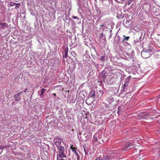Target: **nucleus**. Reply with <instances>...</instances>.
I'll return each mask as SVG.
<instances>
[{"label": "nucleus", "instance_id": "7c9ffc66", "mask_svg": "<svg viewBox=\"0 0 160 160\" xmlns=\"http://www.w3.org/2000/svg\"><path fill=\"white\" fill-rule=\"evenodd\" d=\"M99 92H100L101 93V94L102 95V93H103V92L102 91V90H99Z\"/></svg>", "mask_w": 160, "mask_h": 160}, {"label": "nucleus", "instance_id": "9b49d317", "mask_svg": "<svg viewBox=\"0 0 160 160\" xmlns=\"http://www.w3.org/2000/svg\"><path fill=\"white\" fill-rule=\"evenodd\" d=\"M117 36V38L115 40L114 42L116 43L117 44H118L120 43V41H121V38L119 36L117 35V34L116 37Z\"/></svg>", "mask_w": 160, "mask_h": 160}, {"label": "nucleus", "instance_id": "72a5a7b5", "mask_svg": "<svg viewBox=\"0 0 160 160\" xmlns=\"http://www.w3.org/2000/svg\"><path fill=\"white\" fill-rule=\"evenodd\" d=\"M112 37V34H111V35L109 36V38H111Z\"/></svg>", "mask_w": 160, "mask_h": 160}, {"label": "nucleus", "instance_id": "20e7f679", "mask_svg": "<svg viewBox=\"0 0 160 160\" xmlns=\"http://www.w3.org/2000/svg\"><path fill=\"white\" fill-rule=\"evenodd\" d=\"M134 147V146L132 144L127 143L123 146L122 149L123 150L127 151Z\"/></svg>", "mask_w": 160, "mask_h": 160}, {"label": "nucleus", "instance_id": "ddd939ff", "mask_svg": "<svg viewBox=\"0 0 160 160\" xmlns=\"http://www.w3.org/2000/svg\"><path fill=\"white\" fill-rule=\"evenodd\" d=\"M123 37H124V38L122 40V41L123 42H126L127 41H128L129 40V38H130V37L129 36L125 37V35H123Z\"/></svg>", "mask_w": 160, "mask_h": 160}, {"label": "nucleus", "instance_id": "bb28decb", "mask_svg": "<svg viewBox=\"0 0 160 160\" xmlns=\"http://www.w3.org/2000/svg\"><path fill=\"white\" fill-rule=\"evenodd\" d=\"M24 92H23V91H22L20 92H19V94L21 95Z\"/></svg>", "mask_w": 160, "mask_h": 160}, {"label": "nucleus", "instance_id": "5701e85b", "mask_svg": "<svg viewBox=\"0 0 160 160\" xmlns=\"http://www.w3.org/2000/svg\"><path fill=\"white\" fill-rule=\"evenodd\" d=\"M71 54L73 56V57H75V56L76 55V53L75 51H72L71 52Z\"/></svg>", "mask_w": 160, "mask_h": 160}, {"label": "nucleus", "instance_id": "a878e982", "mask_svg": "<svg viewBox=\"0 0 160 160\" xmlns=\"http://www.w3.org/2000/svg\"><path fill=\"white\" fill-rule=\"evenodd\" d=\"M133 0H129L128 2V5H130L132 2Z\"/></svg>", "mask_w": 160, "mask_h": 160}, {"label": "nucleus", "instance_id": "6ab92c4d", "mask_svg": "<svg viewBox=\"0 0 160 160\" xmlns=\"http://www.w3.org/2000/svg\"><path fill=\"white\" fill-rule=\"evenodd\" d=\"M16 4V3L13 2H10L8 3L9 7H11L15 6V4Z\"/></svg>", "mask_w": 160, "mask_h": 160}, {"label": "nucleus", "instance_id": "f8f14e48", "mask_svg": "<svg viewBox=\"0 0 160 160\" xmlns=\"http://www.w3.org/2000/svg\"><path fill=\"white\" fill-rule=\"evenodd\" d=\"M89 94L92 98L94 97L95 96V91L94 90H91Z\"/></svg>", "mask_w": 160, "mask_h": 160}, {"label": "nucleus", "instance_id": "2eb2a0df", "mask_svg": "<svg viewBox=\"0 0 160 160\" xmlns=\"http://www.w3.org/2000/svg\"><path fill=\"white\" fill-rule=\"evenodd\" d=\"M45 89L43 88L41 89V93L40 95V96L41 97H42L43 96V94L45 92Z\"/></svg>", "mask_w": 160, "mask_h": 160}, {"label": "nucleus", "instance_id": "58836bf2", "mask_svg": "<svg viewBox=\"0 0 160 160\" xmlns=\"http://www.w3.org/2000/svg\"><path fill=\"white\" fill-rule=\"evenodd\" d=\"M112 32V30H110V32L111 33V32Z\"/></svg>", "mask_w": 160, "mask_h": 160}, {"label": "nucleus", "instance_id": "4be33fe9", "mask_svg": "<svg viewBox=\"0 0 160 160\" xmlns=\"http://www.w3.org/2000/svg\"><path fill=\"white\" fill-rule=\"evenodd\" d=\"M116 65H118L120 67L123 66V65L122 64V62H118L117 64H116Z\"/></svg>", "mask_w": 160, "mask_h": 160}, {"label": "nucleus", "instance_id": "f3484780", "mask_svg": "<svg viewBox=\"0 0 160 160\" xmlns=\"http://www.w3.org/2000/svg\"><path fill=\"white\" fill-rule=\"evenodd\" d=\"M68 48H67V49H65V54L63 56V57L66 58L68 56Z\"/></svg>", "mask_w": 160, "mask_h": 160}, {"label": "nucleus", "instance_id": "4468645a", "mask_svg": "<svg viewBox=\"0 0 160 160\" xmlns=\"http://www.w3.org/2000/svg\"><path fill=\"white\" fill-rule=\"evenodd\" d=\"M100 60L102 62H104L105 60V55H103L101 56Z\"/></svg>", "mask_w": 160, "mask_h": 160}, {"label": "nucleus", "instance_id": "f03ea898", "mask_svg": "<svg viewBox=\"0 0 160 160\" xmlns=\"http://www.w3.org/2000/svg\"><path fill=\"white\" fill-rule=\"evenodd\" d=\"M58 150V154H57V157L61 158H66V151L65 150L64 148L62 146H61L57 148Z\"/></svg>", "mask_w": 160, "mask_h": 160}, {"label": "nucleus", "instance_id": "aec40b11", "mask_svg": "<svg viewBox=\"0 0 160 160\" xmlns=\"http://www.w3.org/2000/svg\"><path fill=\"white\" fill-rule=\"evenodd\" d=\"M103 158L104 160H111L110 157L108 156H105Z\"/></svg>", "mask_w": 160, "mask_h": 160}, {"label": "nucleus", "instance_id": "2f4dec72", "mask_svg": "<svg viewBox=\"0 0 160 160\" xmlns=\"http://www.w3.org/2000/svg\"><path fill=\"white\" fill-rule=\"evenodd\" d=\"M27 90H28L27 88H26L25 89V90L24 91H23V92H24V93H25L26 92Z\"/></svg>", "mask_w": 160, "mask_h": 160}, {"label": "nucleus", "instance_id": "a211bd4d", "mask_svg": "<svg viewBox=\"0 0 160 160\" xmlns=\"http://www.w3.org/2000/svg\"><path fill=\"white\" fill-rule=\"evenodd\" d=\"M98 134H94V135L93 136V139L94 141L95 142H97L98 141Z\"/></svg>", "mask_w": 160, "mask_h": 160}, {"label": "nucleus", "instance_id": "e433bc0d", "mask_svg": "<svg viewBox=\"0 0 160 160\" xmlns=\"http://www.w3.org/2000/svg\"><path fill=\"white\" fill-rule=\"evenodd\" d=\"M53 95L55 96H56V94H55V93L53 94Z\"/></svg>", "mask_w": 160, "mask_h": 160}, {"label": "nucleus", "instance_id": "f704fd0d", "mask_svg": "<svg viewBox=\"0 0 160 160\" xmlns=\"http://www.w3.org/2000/svg\"><path fill=\"white\" fill-rule=\"evenodd\" d=\"M104 26V25L103 24H102L101 25V27H103Z\"/></svg>", "mask_w": 160, "mask_h": 160}, {"label": "nucleus", "instance_id": "4c0bfd02", "mask_svg": "<svg viewBox=\"0 0 160 160\" xmlns=\"http://www.w3.org/2000/svg\"><path fill=\"white\" fill-rule=\"evenodd\" d=\"M98 10H99V11L100 12V13L101 12V11H100V9H98Z\"/></svg>", "mask_w": 160, "mask_h": 160}, {"label": "nucleus", "instance_id": "37998d69", "mask_svg": "<svg viewBox=\"0 0 160 160\" xmlns=\"http://www.w3.org/2000/svg\"><path fill=\"white\" fill-rule=\"evenodd\" d=\"M142 114H144V113H143V114H142L141 115H142Z\"/></svg>", "mask_w": 160, "mask_h": 160}, {"label": "nucleus", "instance_id": "dca6fc26", "mask_svg": "<svg viewBox=\"0 0 160 160\" xmlns=\"http://www.w3.org/2000/svg\"><path fill=\"white\" fill-rule=\"evenodd\" d=\"M102 107H104L106 109H107L109 107L108 104H107L104 102H103L102 103Z\"/></svg>", "mask_w": 160, "mask_h": 160}, {"label": "nucleus", "instance_id": "1a4fd4ad", "mask_svg": "<svg viewBox=\"0 0 160 160\" xmlns=\"http://www.w3.org/2000/svg\"><path fill=\"white\" fill-rule=\"evenodd\" d=\"M128 83L129 82L128 81H127L124 84L123 88V91H126V90L127 89L128 86Z\"/></svg>", "mask_w": 160, "mask_h": 160}, {"label": "nucleus", "instance_id": "6e6552de", "mask_svg": "<svg viewBox=\"0 0 160 160\" xmlns=\"http://www.w3.org/2000/svg\"><path fill=\"white\" fill-rule=\"evenodd\" d=\"M21 95L18 93L17 94L15 95L14 96V98L16 101H19L21 99Z\"/></svg>", "mask_w": 160, "mask_h": 160}, {"label": "nucleus", "instance_id": "423d86ee", "mask_svg": "<svg viewBox=\"0 0 160 160\" xmlns=\"http://www.w3.org/2000/svg\"><path fill=\"white\" fill-rule=\"evenodd\" d=\"M99 41L100 43L103 45H105L106 43V37L103 35V33H101L100 35Z\"/></svg>", "mask_w": 160, "mask_h": 160}, {"label": "nucleus", "instance_id": "cd10ccee", "mask_svg": "<svg viewBox=\"0 0 160 160\" xmlns=\"http://www.w3.org/2000/svg\"><path fill=\"white\" fill-rule=\"evenodd\" d=\"M100 159V158L99 157L96 158L95 159V160H99Z\"/></svg>", "mask_w": 160, "mask_h": 160}, {"label": "nucleus", "instance_id": "79ce46f5", "mask_svg": "<svg viewBox=\"0 0 160 160\" xmlns=\"http://www.w3.org/2000/svg\"><path fill=\"white\" fill-rule=\"evenodd\" d=\"M91 104V103H89V104H88H88H89V105Z\"/></svg>", "mask_w": 160, "mask_h": 160}, {"label": "nucleus", "instance_id": "c9c22d12", "mask_svg": "<svg viewBox=\"0 0 160 160\" xmlns=\"http://www.w3.org/2000/svg\"><path fill=\"white\" fill-rule=\"evenodd\" d=\"M84 152H85V154H86V151H85V148H84Z\"/></svg>", "mask_w": 160, "mask_h": 160}, {"label": "nucleus", "instance_id": "473e14b6", "mask_svg": "<svg viewBox=\"0 0 160 160\" xmlns=\"http://www.w3.org/2000/svg\"><path fill=\"white\" fill-rule=\"evenodd\" d=\"M89 98L87 99H86V103H87V102L88 101V100H89Z\"/></svg>", "mask_w": 160, "mask_h": 160}, {"label": "nucleus", "instance_id": "7ed1b4c3", "mask_svg": "<svg viewBox=\"0 0 160 160\" xmlns=\"http://www.w3.org/2000/svg\"><path fill=\"white\" fill-rule=\"evenodd\" d=\"M62 140V139L61 138H56L54 139V142L57 148L62 146L61 142Z\"/></svg>", "mask_w": 160, "mask_h": 160}, {"label": "nucleus", "instance_id": "9d476101", "mask_svg": "<svg viewBox=\"0 0 160 160\" xmlns=\"http://www.w3.org/2000/svg\"><path fill=\"white\" fill-rule=\"evenodd\" d=\"M71 149L72 150V152L75 153L76 156H77L78 158V160L79 159V155L78 154V153L77 152V151L76 150V148L75 147H73V146H72L71 147Z\"/></svg>", "mask_w": 160, "mask_h": 160}, {"label": "nucleus", "instance_id": "c03bdc74", "mask_svg": "<svg viewBox=\"0 0 160 160\" xmlns=\"http://www.w3.org/2000/svg\"><path fill=\"white\" fill-rule=\"evenodd\" d=\"M142 117H143V118H144V117L143 116H142Z\"/></svg>", "mask_w": 160, "mask_h": 160}, {"label": "nucleus", "instance_id": "c756f323", "mask_svg": "<svg viewBox=\"0 0 160 160\" xmlns=\"http://www.w3.org/2000/svg\"><path fill=\"white\" fill-rule=\"evenodd\" d=\"M85 118H86L87 119H88L89 118H88V115L87 114L86 116H85Z\"/></svg>", "mask_w": 160, "mask_h": 160}, {"label": "nucleus", "instance_id": "f257e3e1", "mask_svg": "<svg viewBox=\"0 0 160 160\" xmlns=\"http://www.w3.org/2000/svg\"><path fill=\"white\" fill-rule=\"evenodd\" d=\"M154 50L152 46H149L148 49L141 52V56L143 58H149L152 53Z\"/></svg>", "mask_w": 160, "mask_h": 160}, {"label": "nucleus", "instance_id": "39448f33", "mask_svg": "<svg viewBox=\"0 0 160 160\" xmlns=\"http://www.w3.org/2000/svg\"><path fill=\"white\" fill-rule=\"evenodd\" d=\"M108 69L107 68H105L101 72L100 77L103 80V81H104L105 79L106 78V76H108L107 75L108 73L107 70Z\"/></svg>", "mask_w": 160, "mask_h": 160}, {"label": "nucleus", "instance_id": "a19ab883", "mask_svg": "<svg viewBox=\"0 0 160 160\" xmlns=\"http://www.w3.org/2000/svg\"><path fill=\"white\" fill-rule=\"evenodd\" d=\"M127 80H128H128H129V79H128V78H127Z\"/></svg>", "mask_w": 160, "mask_h": 160}, {"label": "nucleus", "instance_id": "412c9836", "mask_svg": "<svg viewBox=\"0 0 160 160\" xmlns=\"http://www.w3.org/2000/svg\"><path fill=\"white\" fill-rule=\"evenodd\" d=\"M16 6V7L15 8V9H17L18 8H19L21 6V5L20 3H16V4H15V5Z\"/></svg>", "mask_w": 160, "mask_h": 160}, {"label": "nucleus", "instance_id": "b1692460", "mask_svg": "<svg viewBox=\"0 0 160 160\" xmlns=\"http://www.w3.org/2000/svg\"><path fill=\"white\" fill-rule=\"evenodd\" d=\"M72 18L73 19H77L78 20H79V18L78 17H77V16H73L72 17Z\"/></svg>", "mask_w": 160, "mask_h": 160}, {"label": "nucleus", "instance_id": "0eeeda50", "mask_svg": "<svg viewBox=\"0 0 160 160\" xmlns=\"http://www.w3.org/2000/svg\"><path fill=\"white\" fill-rule=\"evenodd\" d=\"M0 25L1 26L0 28L2 29H4L8 28V24L7 23L3 22H0Z\"/></svg>", "mask_w": 160, "mask_h": 160}, {"label": "nucleus", "instance_id": "c85d7f7f", "mask_svg": "<svg viewBox=\"0 0 160 160\" xmlns=\"http://www.w3.org/2000/svg\"><path fill=\"white\" fill-rule=\"evenodd\" d=\"M1 149H3V148H4L5 147V146H3L2 145L1 147Z\"/></svg>", "mask_w": 160, "mask_h": 160}, {"label": "nucleus", "instance_id": "393cba45", "mask_svg": "<svg viewBox=\"0 0 160 160\" xmlns=\"http://www.w3.org/2000/svg\"><path fill=\"white\" fill-rule=\"evenodd\" d=\"M62 158H61L59 157H57V160H65L64 159H63Z\"/></svg>", "mask_w": 160, "mask_h": 160}, {"label": "nucleus", "instance_id": "ea45409f", "mask_svg": "<svg viewBox=\"0 0 160 160\" xmlns=\"http://www.w3.org/2000/svg\"><path fill=\"white\" fill-rule=\"evenodd\" d=\"M75 59L77 61V59L76 58H75Z\"/></svg>", "mask_w": 160, "mask_h": 160}]
</instances>
